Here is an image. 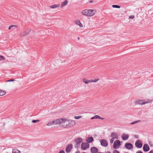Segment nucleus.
Returning <instances> with one entry per match:
<instances>
[{"mask_svg":"<svg viewBox=\"0 0 153 153\" xmlns=\"http://www.w3.org/2000/svg\"><path fill=\"white\" fill-rule=\"evenodd\" d=\"M76 122L73 120H68L66 118L59 119V126L63 128H69L74 126Z\"/></svg>","mask_w":153,"mask_h":153,"instance_id":"nucleus-1","label":"nucleus"},{"mask_svg":"<svg viewBox=\"0 0 153 153\" xmlns=\"http://www.w3.org/2000/svg\"><path fill=\"white\" fill-rule=\"evenodd\" d=\"M152 101V100H151L149 99H148L147 101H146L145 100H136L134 102V103L136 105L139 104L142 105L144 104L149 103Z\"/></svg>","mask_w":153,"mask_h":153,"instance_id":"nucleus-2","label":"nucleus"},{"mask_svg":"<svg viewBox=\"0 0 153 153\" xmlns=\"http://www.w3.org/2000/svg\"><path fill=\"white\" fill-rule=\"evenodd\" d=\"M120 141L119 140H116L114 141L113 145V147L114 149L118 148L121 146Z\"/></svg>","mask_w":153,"mask_h":153,"instance_id":"nucleus-3","label":"nucleus"},{"mask_svg":"<svg viewBox=\"0 0 153 153\" xmlns=\"http://www.w3.org/2000/svg\"><path fill=\"white\" fill-rule=\"evenodd\" d=\"M89 144L88 143H82L81 145V149L85 150L89 147Z\"/></svg>","mask_w":153,"mask_h":153,"instance_id":"nucleus-4","label":"nucleus"},{"mask_svg":"<svg viewBox=\"0 0 153 153\" xmlns=\"http://www.w3.org/2000/svg\"><path fill=\"white\" fill-rule=\"evenodd\" d=\"M124 146L128 150L131 149L133 148V145L129 143H125Z\"/></svg>","mask_w":153,"mask_h":153,"instance_id":"nucleus-5","label":"nucleus"},{"mask_svg":"<svg viewBox=\"0 0 153 153\" xmlns=\"http://www.w3.org/2000/svg\"><path fill=\"white\" fill-rule=\"evenodd\" d=\"M95 13V11L91 9H88V16H91L94 15Z\"/></svg>","mask_w":153,"mask_h":153,"instance_id":"nucleus-6","label":"nucleus"},{"mask_svg":"<svg viewBox=\"0 0 153 153\" xmlns=\"http://www.w3.org/2000/svg\"><path fill=\"white\" fill-rule=\"evenodd\" d=\"M101 145L104 147H106L108 145V143L106 140L102 139L100 140Z\"/></svg>","mask_w":153,"mask_h":153,"instance_id":"nucleus-7","label":"nucleus"},{"mask_svg":"<svg viewBox=\"0 0 153 153\" xmlns=\"http://www.w3.org/2000/svg\"><path fill=\"white\" fill-rule=\"evenodd\" d=\"M135 145L137 147L141 148L142 147L143 145L141 141L138 140L135 142Z\"/></svg>","mask_w":153,"mask_h":153,"instance_id":"nucleus-8","label":"nucleus"},{"mask_svg":"<svg viewBox=\"0 0 153 153\" xmlns=\"http://www.w3.org/2000/svg\"><path fill=\"white\" fill-rule=\"evenodd\" d=\"M68 4V0H65L61 3V5H60L61 8H62L66 6Z\"/></svg>","mask_w":153,"mask_h":153,"instance_id":"nucleus-9","label":"nucleus"},{"mask_svg":"<svg viewBox=\"0 0 153 153\" xmlns=\"http://www.w3.org/2000/svg\"><path fill=\"white\" fill-rule=\"evenodd\" d=\"M72 148V145L71 144H69L66 147L65 150L66 152L67 153L69 152Z\"/></svg>","mask_w":153,"mask_h":153,"instance_id":"nucleus-10","label":"nucleus"},{"mask_svg":"<svg viewBox=\"0 0 153 153\" xmlns=\"http://www.w3.org/2000/svg\"><path fill=\"white\" fill-rule=\"evenodd\" d=\"M122 139L123 140H128L129 138V135L128 134H123L122 135Z\"/></svg>","mask_w":153,"mask_h":153,"instance_id":"nucleus-11","label":"nucleus"},{"mask_svg":"<svg viewBox=\"0 0 153 153\" xmlns=\"http://www.w3.org/2000/svg\"><path fill=\"white\" fill-rule=\"evenodd\" d=\"M143 149L144 152H147L149 150V147L148 145L145 144L143 145Z\"/></svg>","mask_w":153,"mask_h":153,"instance_id":"nucleus-12","label":"nucleus"},{"mask_svg":"<svg viewBox=\"0 0 153 153\" xmlns=\"http://www.w3.org/2000/svg\"><path fill=\"white\" fill-rule=\"evenodd\" d=\"M98 151V149L95 147H92L91 149V153H96Z\"/></svg>","mask_w":153,"mask_h":153,"instance_id":"nucleus-13","label":"nucleus"},{"mask_svg":"<svg viewBox=\"0 0 153 153\" xmlns=\"http://www.w3.org/2000/svg\"><path fill=\"white\" fill-rule=\"evenodd\" d=\"M74 141L76 143L80 144L82 141V139L81 138L79 137L76 139L74 140Z\"/></svg>","mask_w":153,"mask_h":153,"instance_id":"nucleus-14","label":"nucleus"},{"mask_svg":"<svg viewBox=\"0 0 153 153\" xmlns=\"http://www.w3.org/2000/svg\"><path fill=\"white\" fill-rule=\"evenodd\" d=\"M83 82L85 84H87L91 82V79L88 80L85 78H83L82 79Z\"/></svg>","mask_w":153,"mask_h":153,"instance_id":"nucleus-15","label":"nucleus"},{"mask_svg":"<svg viewBox=\"0 0 153 153\" xmlns=\"http://www.w3.org/2000/svg\"><path fill=\"white\" fill-rule=\"evenodd\" d=\"M94 140L93 138L91 137H89L86 139V141L88 143H90L93 142Z\"/></svg>","mask_w":153,"mask_h":153,"instance_id":"nucleus-16","label":"nucleus"},{"mask_svg":"<svg viewBox=\"0 0 153 153\" xmlns=\"http://www.w3.org/2000/svg\"><path fill=\"white\" fill-rule=\"evenodd\" d=\"M125 14L124 12H122L121 13H117L115 14L114 16L116 18H118L119 17H122V16L124 15Z\"/></svg>","mask_w":153,"mask_h":153,"instance_id":"nucleus-17","label":"nucleus"},{"mask_svg":"<svg viewBox=\"0 0 153 153\" xmlns=\"http://www.w3.org/2000/svg\"><path fill=\"white\" fill-rule=\"evenodd\" d=\"M75 23L77 25H79L80 27H83L82 24L81 23L80 21L79 20H77L75 22Z\"/></svg>","mask_w":153,"mask_h":153,"instance_id":"nucleus-18","label":"nucleus"},{"mask_svg":"<svg viewBox=\"0 0 153 153\" xmlns=\"http://www.w3.org/2000/svg\"><path fill=\"white\" fill-rule=\"evenodd\" d=\"M60 6V4H55L49 6V7L52 9L55 8L57 7H58Z\"/></svg>","mask_w":153,"mask_h":153,"instance_id":"nucleus-19","label":"nucleus"},{"mask_svg":"<svg viewBox=\"0 0 153 153\" xmlns=\"http://www.w3.org/2000/svg\"><path fill=\"white\" fill-rule=\"evenodd\" d=\"M53 125L59 124V119L51 121Z\"/></svg>","mask_w":153,"mask_h":153,"instance_id":"nucleus-20","label":"nucleus"},{"mask_svg":"<svg viewBox=\"0 0 153 153\" xmlns=\"http://www.w3.org/2000/svg\"><path fill=\"white\" fill-rule=\"evenodd\" d=\"M53 125L59 124V119L51 121Z\"/></svg>","mask_w":153,"mask_h":153,"instance_id":"nucleus-21","label":"nucleus"},{"mask_svg":"<svg viewBox=\"0 0 153 153\" xmlns=\"http://www.w3.org/2000/svg\"><path fill=\"white\" fill-rule=\"evenodd\" d=\"M82 14L83 15L88 16V9H85L82 11Z\"/></svg>","mask_w":153,"mask_h":153,"instance_id":"nucleus-22","label":"nucleus"},{"mask_svg":"<svg viewBox=\"0 0 153 153\" xmlns=\"http://www.w3.org/2000/svg\"><path fill=\"white\" fill-rule=\"evenodd\" d=\"M111 136L113 137H112L115 138H117V134L113 132L111 134Z\"/></svg>","mask_w":153,"mask_h":153,"instance_id":"nucleus-23","label":"nucleus"},{"mask_svg":"<svg viewBox=\"0 0 153 153\" xmlns=\"http://www.w3.org/2000/svg\"><path fill=\"white\" fill-rule=\"evenodd\" d=\"M6 94L5 91L0 90V96H2Z\"/></svg>","mask_w":153,"mask_h":153,"instance_id":"nucleus-24","label":"nucleus"},{"mask_svg":"<svg viewBox=\"0 0 153 153\" xmlns=\"http://www.w3.org/2000/svg\"><path fill=\"white\" fill-rule=\"evenodd\" d=\"M27 35L25 32V31L22 32L20 34V36L21 37H24L25 36Z\"/></svg>","mask_w":153,"mask_h":153,"instance_id":"nucleus-25","label":"nucleus"},{"mask_svg":"<svg viewBox=\"0 0 153 153\" xmlns=\"http://www.w3.org/2000/svg\"><path fill=\"white\" fill-rule=\"evenodd\" d=\"M20 152L18 149H15L13 150L12 153H20Z\"/></svg>","mask_w":153,"mask_h":153,"instance_id":"nucleus-26","label":"nucleus"},{"mask_svg":"<svg viewBox=\"0 0 153 153\" xmlns=\"http://www.w3.org/2000/svg\"><path fill=\"white\" fill-rule=\"evenodd\" d=\"M95 117L96 119H102V120H103L104 119V118L101 117H100V116L98 115H95Z\"/></svg>","mask_w":153,"mask_h":153,"instance_id":"nucleus-27","label":"nucleus"},{"mask_svg":"<svg viewBox=\"0 0 153 153\" xmlns=\"http://www.w3.org/2000/svg\"><path fill=\"white\" fill-rule=\"evenodd\" d=\"M140 121V120H138L135 121H134V122H133L131 123H130V124L131 125H133V124H135L137 123H139Z\"/></svg>","mask_w":153,"mask_h":153,"instance_id":"nucleus-28","label":"nucleus"},{"mask_svg":"<svg viewBox=\"0 0 153 153\" xmlns=\"http://www.w3.org/2000/svg\"><path fill=\"white\" fill-rule=\"evenodd\" d=\"M5 60V57L1 55H0V61H4Z\"/></svg>","mask_w":153,"mask_h":153,"instance_id":"nucleus-29","label":"nucleus"},{"mask_svg":"<svg viewBox=\"0 0 153 153\" xmlns=\"http://www.w3.org/2000/svg\"><path fill=\"white\" fill-rule=\"evenodd\" d=\"M99 80L98 78L94 80L91 79V82H96Z\"/></svg>","mask_w":153,"mask_h":153,"instance_id":"nucleus-30","label":"nucleus"},{"mask_svg":"<svg viewBox=\"0 0 153 153\" xmlns=\"http://www.w3.org/2000/svg\"><path fill=\"white\" fill-rule=\"evenodd\" d=\"M112 7L113 8H120V7L118 5H113L112 6Z\"/></svg>","mask_w":153,"mask_h":153,"instance_id":"nucleus-31","label":"nucleus"},{"mask_svg":"<svg viewBox=\"0 0 153 153\" xmlns=\"http://www.w3.org/2000/svg\"><path fill=\"white\" fill-rule=\"evenodd\" d=\"M31 31V30L30 29H27V30L25 31L26 34L27 35L28 33H29Z\"/></svg>","mask_w":153,"mask_h":153,"instance_id":"nucleus-32","label":"nucleus"},{"mask_svg":"<svg viewBox=\"0 0 153 153\" xmlns=\"http://www.w3.org/2000/svg\"><path fill=\"white\" fill-rule=\"evenodd\" d=\"M80 145L77 143H76L74 146V147L76 148H78L80 147Z\"/></svg>","mask_w":153,"mask_h":153,"instance_id":"nucleus-33","label":"nucleus"},{"mask_svg":"<svg viewBox=\"0 0 153 153\" xmlns=\"http://www.w3.org/2000/svg\"><path fill=\"white\" fill-rule=\"evenodd\" d=\"M82 117V116L81 115H79L78 116H75L74 117V118L75 119H79Z\"/></svg>","mask_w":153,"mask_h":153,"instance_id":"nucleus-34","label":"nucleus"},{"mask_svg":"<svg viewBox=\"0 0 153 153\" xmlns=\"http://www.w3.org/2000/svg\"><path fill=\"white\" fill-rule=\"evenodd\" d=\"M39 121V120H33L32 122L33 123H36L37 122H38Z\"/></svg>","mask_w":153,"mask_h":153,"instance_id":"nucleus-35","label":"nucleus"},{"mask_svg":"<svg viewBox=\"0 0 153 153\" xmlns=\"http://www.w3.org/2000/svg\"><path fill=\"white\" fill-rule=\"evenodd\" d=\"M53 125L52 122L51 121L49 122L47 124V126H51V125Z\"/></svg>","mask_w":153,"mask_h":153,"instance_id":"nucleus-36","label":"nucleus"},{"mask_svg":"<svg viewBox=\"0 0 153 153\" xmlns=\"http://www.w3.org/2000/svg\"><path fill=\"white\" fill-rule=\"evenodd\" d=\"M114 140V137H112L111 140H110V143H112Z\"/></svg>","mask_w":153,"mask_h":153,"instance_id":"nucleus-37","label":"nucleus"},{"mask_svg":"<svg viewBox=\"0 0 153 153\" xmlns=\"http://www.w3.org/2000/svg\"><path fill=\"white\" fill-rule=\"evenodd\" d=\"M135 17L134 16L131 15L129 16V19H133Z\"/></svg>","mask_w":153,"mask_h":153,"instance_id":"nucleus-38","label":"nucleus"},{"mask_svg":"<svg viewBox=\"0 0 153 153\" xmlns=\"http://www.w3.org/2000/svg\"><path fill=\"white\" fill-rule=\"evenodd\" d=\"M113 153H120V152L118 151L115 150L113 151Z\"/></svg>","mask_w":153,"mask_h":153,"instance_id":"nucleus-39","label":"nucleus"},{"mask_svg":"<svg viewBox=\"0 0 153 153\" xmlns=\"http://www.w3.org/2000/svg\"><path fill=\"white\" fill-rule=\"evenodd\" d=\"M15 81L14 79H11L7 81V82H10V81Z\"/></svg>","mask_w":153,"mask_h":153,"instance_id":"nucleus-40","label":"nucleus"},{"mask_svg":"<svg viewBox=\"0 0 153 153\" xmlns=\"http://www.w3.org/2000/svg\"><path fill=\"white\" fill-rule=\"evenodd\" d=\"M58 153H65V152L63 150H61Z\"/></svg>","mask_w":153,"mask_h":153,"instance_id":"nucleus-41","label":"nucleus"},{"mask_svg":"<svg viewBox=\"0 0 153 153\" xmlns=\"http://www.w3.org/2000/svg\"><path fill=\"white\" fill-rule=\"evenodd\" d=\"M10 27H11L12 28H13V27H16V26L15 25H10Z\"/></svg>","mask_w":153,"mask_h":153,"instance_id":"nucleus-42","label":"nucleus"},{"mask_svg":"<svg viewBox=\"0 0 153 153\" xmlns=\"http://www.w3.org/2000/svg\"><path fill=\"white\" fill-rule=\"evenodd\" d=\"M95 115L93 117H92L91 118V120H93V119H95Z\"/></svg>","mask_w":153,"mask_h":153,"instance_id":"nucleus-43","label":"nucleus"},{"mask_svg":"<svg viewBox=\"0 0 153 153\" xmlns=\"http://www.w3.org/2000/svg\"><path fill=\"white\" fill-rule=\"evenodd\" d=\"M136 153H143L141 151H138Z\"/></svg>","mask_w":153,"mask_h":153,"instance_id":"nucleus-44","label":"nucleus"},{"mask_svg":"<svg viewBox=\"0 0 153 153\" xmlns=\"http://www.w3.org/2000/svg\"><path fill=\"white\" fill-rule=\"evenodd\" d=\"M149 153H153V150L150 151Z\"/></svg>","mask_w":153,"mask_h":153,"instance_id":"nucleus-45","label":"nucleus"},{"mask_svg":"<svg viewBox=\"0 0 153 153\" xmlns=\"http://www.w3.org/2000/svg\"><path fill=\"white\" fill-rule=\"evenodd\" d=\"M11 27L10 26L9 27V28H8V29L9 30H10L11 29Z\"/></svg>","mask_w":153,"mask_h":153,"instance_id":"nucleus-46","label":"nucleus"},{"mask_svg":"<svg viewBox=\"0 0 153 153\" xmlns=\"http://www.w3.org/2000/svg\"><path fill=\"white\" fill-rule=\"evenodd\" d=\"M106 153H111V152H106Z\"/></svg>","mask_w":153,"mask_h":153,"instance_id":"nucleus-47","label":"nucleus"},{"mask_svg":"<svg viewBox=\"0 0 153 153\" xmlns=\"http://www.w3.org/2000/svg\"><path fill=\"white\" fill-rule=\"evenodd\" d=\"M75 153H79V151H77Z\"/></svg>","mask_w":153,"mask_h":153,"instance_id":"nucleus-48","label":"nucleus"},{"mask_svg":"<svg viewBox=\"0 0 153 153\" xmlns=\"http://www.w3.org/2000/svg\"><path fill=\"white\" fill-rule=\"evenodd\" d=\"M97 153H102V152H97Z\"/></svg>","mask_w":153,"mask_h":153,"instance_id":"nucleus-49","label":"nucleus"},{"mask_svg":"<svg viewBox=\"0 0 153 153\" xmlns=\"http://www.w3.org/2000/svg\"><path fill=\"white\" fill-rule=\"evenodd\" d=\"M78 39H79V37H78Z\"/></svg>","mask_w":153,"mask_h":153,"instance_id":"nucleus-50","label":"nucleus"}]
</instances>
